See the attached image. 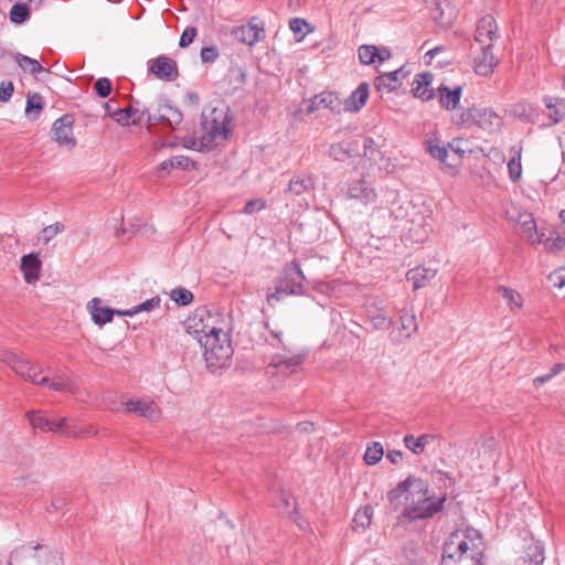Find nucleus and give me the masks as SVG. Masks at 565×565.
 <instances>
[{
    "mask_svg": "<svg viewBox=\"0 0 565 565\" xmlns=\"http://www.w3.org/2000/svg\"><path fill=\"white\" fill-rule=\"evenodd\" d=\"M483 552L479 531H457L444 544L441 565H484Z\"/></svg>",
    "mask_w": 565,
    "mask_h": 565,
    "instance_id": "nucleus-1",
    "label": "nucleus"
},
{
    "mask_svg": "<svg viewBox=\"0 0 565 565\" xmlns=\"http://www.w3.org/2000/svg\"><path fill=\"white\" fill-rule=\"evenodd\" d=\"M231 117L225 106L214 107L209 113L203 111L201 118L202 135L200 137L201 149H212L227 139Z\"/></svg>",
    "mask_w": 565,
    "mask_h": 565,
    "instance_id": "nucleus-2",
    "label": "nucleus"
},
{
    "mask_svg": "<svg viewBox=\"0 0 565 565\" xmlns=\"http://www.w3.org/2000/svg\"><path fill=\"white\" fill-rule=\"evenodd\" d=\"M199 342L204 348L206 366L212 372L224 367L233 355L230 335L222 328L211 327L206 338L204 340L199 338Z\"/></svg>",
    "mask_w": 565,
    "mask_h": 565,
    "instance_id": "nucleus-3",
    "label": "nucleus"
},
{
    "mask_svg": "<svg viewBox=\"0 0 565 565\" xmlns=\"http://www.w3.org/2000/svg\"><path fill=\"white\" fill-rule=\"evenodd\" d=\"M306 277L300 268L297 259L290 262L284 269L282 276L277 280L275 291L267 296L269 306H274L275 301H280L287 296H300L306 291Z\"/></svg>",
    "mask_w": 565,
    "mask_h": 565,
    "instance_id": "nucleus-4",
    "label": "nucleus"
},
{
    "mask_svg": "<svg viewBox=\"0 0 565 565\" xmlns=\"http://www.w3.org/2000/svg\"><path fill=\"white\" fill-rule=\"evenodd\" d=\"M9 565H63L61 553L46 545L20 546L11 553Z\"/></svg>",
    "mask_w": 565,
    "mask_h": 565,
    "instance_id": "nucleus-5",
    "label": "nucleus"
},
{
    "mask_svg": "<svg viewBox=\"0 0 565 565\" xmlns=\"http://www.w3.org/2000/svg\"><path fill=\"white\" fill-rule=\"evenodd\" d=\"M25 416L30 423V425L34 429H39L43 433L53 431L61 433L68 437H88L96 434L93 427L86 429H75L68 425V419L66 417H61L60 419H51L46 416L44 411H29L25 413Z\"/></svg>",
    "mask_w": 565,
    "mask_h": 565,
    "instance_id": "nucleus-6",
    "label": "nucleus"
},
{
    "mask_svg": "<svg viewBox=\"0 0 565 565\" xmlns=\"http://www.w3.org/2000/svg\"><path fill=\"white\" fill-rule=\"evenodd\" d=\"M445 501L446 494L437 498L434 493L409 501L406 503L399 516V522L403 520H407L408 522H417L420 520L433 519L436 514L444 510Z\"/></svg>",
    "mask_w": 565,
    "mask_h": 565,
    "instance_id": "nucleus-7",
    "label": "nucleus"
},
{
    "mask_svg": "<svg viewBox=\"0 0 565 565\" xmlns=\"http://www.w3.org/2000/svg\"><path fill=\"white\" fill-rule=\"evenodd\" d=\"M460 122H471L483 130L493 131L501 127L502 118L489 108L471 107L460 115Z\"/></svg>",
    "mask_w": 565,
    "mask_h": 565,
    "instance_id": "nucleus-8",
    "label": "nucleus"
},
{
    "mask_svg": "<svg viewBox=\"0 0 565 565\" xmlns=\"http://www.w3.org/2000/svg\"><path fill=\"white\" fill-rule=\"evenodd\" d=\"M365 316L373 330H386L393 324L385 301L376 296L366 301Z\"/></svg>",
    "mask_w": 565,
    "mask_h": 565,
    "instance_id": "nucleus-9",
    "label": "nucleus"
},
{
    "mask_svg": "<svg viewBox=\"0 0 565 565\" xmlns=\"http://www.w3.org/2000/svg\"><path fill=\"white\" fill-rule=\"evenodd\" d=\"M303 355L292 353L291 350H286L284 353L274 354L266 367V374H274V371L279 372L284 376L292 374L302 364Z\"/></svg>",
    "mask_w": 565,
    "mask_h": 565,
    "instance_id": "nucleus-10",
    "label": "nucleus"
},
{
    "mask_svg": "<svg viewBox=\"0 0 565 565\" xmlns=\"http://www.w3.org/2000/svg\"><path fill=\"white\" fill-rule=\"evenodd\" d=\"M212 322H214V317L210 310L203 307L196 309L195 312L185 320L184 326L188 333L204 340L211 327H214Z\"/></svg>",
    "mask_w": 565,
    "mask_h": 565,
    "instance_id": "nucleus-11",
    "label": "nucleus"
},
{
    "mask_svg": "<svg viewBox=\"0 0 565 565\" xmlns=\"http://www.w3.org/2000/svg\"><path fill=\"white\" fill-rule=\"evenodd\" d=\"M148 72L164 82H173L179 77L177 62L166 55L149 60Z\"/></svg>",
    "mask_w": 565,
    "mask_h": 565,
    "instance_id": "nucleus-12",
    "label": "nucleus"
},
{
    "mask_svg": "<svg viewBox=\"0 0 565 565\" xmlns=\"http://www.w3.org/2000/svg\"><path fill=\"white\" fill-rule=\"evenodd\" d=\"M74 118L72 115H63L52 126V138L61 146L74 148L76 140L73 136Z\"/></svg>",
    "mask_w": 565,
    "mask_h": 565,
    "instance_id": "nucleus-13",
    "label": "nucleus"
},
{
    "mask_svg": "<svg viewBox=\"0 0 565 565\" xmlns=\"http://www.w3.org/2000/svg\"><path fill=\"white\" fill-rule=\"evenodd\" d=\"M0 361L8 364L17 374L26 381L32 382V377L35 376L36 372L30 361L18 356L15 353L10 351H3L0 353Z\"/></svg>",
    "mask_w": 565,
    "mask_h": 565,
    "instance_id": "nucleus-14",
    "label": "nucleus"
},
{
    "mask_svg": "<svg viewBox=\"0 0 565 565\" xmlns=\"http://www.w3.org/2000/svg\"><path fill=\"white\" fill-rule=\"evenodd\" d=\"M307 114H311L321 108H328L332 111L339 113L341 110V100L337 94L332 92H323L315 95L307 102Z\"/></svg>",
    "mask_w": 565,
    "mask_h": 565,
    "instance_id": "nucleus-15",
    "label": "nucleus"
},
{
    "mask_svg": "<svg viewBox=\"0 0 565 565\" xmlns=\"http://www.w3.org/2000/svg\"><path fill=\"white\" fill-rule=\"evenodd\" d=\"M256 21L257 18H253L248 24L235 28L233 31L234 38L244 44L253 46L265 32L263 24H258Z\"/></svg>",
    "mask_w": 565,
    "mask_h": 565,
    "instance_id": "nucleus-16",
    "label": "nucleus"
},
{
    "mask_svg": "<svg viewBox=\"0 0 565 565\" xmlns=\"http://www.w3.org/2000/svg\"><path fill=\"white\" fill-rule=\"evenodd\" d=\"M497 33L498 25L495 19L487 14L478 21L475 40L481 45L491 44L492 41L497 39Z\"/></svg>",
    "mask_w": 565,
    "mask_h": 565,
    "instance_id": "nucleus-17",
    "label": "nucleus"
},
{
    "mask_svg": "<svg viewBox=\"0 0 565 565\" xmlns=\"http://www.w3.org/2000/svg\"><path fill=\"white\" fill-rule=\"evenodd\" d=\"M348 195L364 204L375 202L377 196L374 188L363 179L354 180L349 183Z\"/></svg>",
    "mask_w": 565,
    "mask_h": 565,
    "instance_id": "nucleus-18",
    "label": "nucleus"
},
{
    "mask_svg": "<svg viewBox=\"0 0 565 565\" xmlns=\"http://www.w3.org/2000/svg\"><path fill=\"white\" fill-rule=\"evenodd\" d=\"M125 406L126 412L137 413L139 416L150 420L159 417V408L151 399H129Z\"/></svg>",
    "mask_w": 565,
    "mask_h": 565,
    "instance_id": "nucleus-19",
    "label": "nucleus"
},
{
    "mask_svg": "<svg viewBox=\"0 0 565 565\" xmlns=\"http://www.w3.org/2000/svg\"><path fill=\"white\" fill-rule=\"evenodd\" d=\"M41 266L42 263L36 253H30L21 257L20 269L28 284H34L40 279Z\"/></svg>",
    "mask_w": 565,
    "mask_h": 565,
    "instance_id": "nucleus-20",
    "label": "nucleus"
},
{
    "mask_svg": "<svg viewBox=\"0 0 565 565\" xmlns=\"http://www.w3.org/2000/svg\"><path fill=\"white\" fill-rule=\"evenodd\" d=\"M404 482L406 484L405 503L434 493L428 481L422 478L409 476L404 480Z\"/></svg>",
    "mask_w": 565,
    "mask_h": 565,
    "instance_id": "nucleus-21",
    "label": "nucleus"
},
{
    "mask_svg": "<svg viewBox=\"0 0 565 565\" xmlns=\"http://www.w3.org/2000/svg\"><path fill=\"white\" fill-rule=\"evenodd\" d=\"M492 44L481 45V54L475 58V72L481 76H488L492 73L498 60L491 52Z\"/></svg>",
    "mask_w": 565,
    "mask_h": 565,
    "instance_id": "nucleus-22",
    "label": "nucleus"
},
{
    "mask_svg": "<svg viewBox=\"0 0 565 565\" xmlns=\"http://www.w3.org/2000/svg\"><path fill=\"white\" fill-rule=\"evenodd\" d=\"M315 189V179L311 175L297 174L294 175L285 190L288 196H300L303 193L311 192Z\"/></svg>",
    "mask_w": 565,
    "mask_h": 565,
    "instance_id": "nucleus-23",
    "label": "nucleus"
},
{
    "mask_svg": "<svg viewBox=\"0 0 565 565\" xmlns=\"http://www.w3.org/2000/svg\"><path fill=\"white\" fill-rule=\"evenodd\" d=\"M434 75L429 72L417 74L413 82V94L422 100H430L434 97V90L429 88Z\"/></svg>",
    "mask_w": 565,
    "mask_h": 565,
    "instance_id": "nucleus-24",
    "label": "nucleus"
},
{
    "mask_svg": "<svg viewBox=\"0 0 565 565\" xmlns=\"http://www.w3.org/2000/svg\"><path fill=\"white\" fill-rule=\"evenodd\" d=\"M159 107V119H161V124L166 125L170 129L174 130L183 119L182 113L168 104L166 100L158 103Z\"/></svg>",
    "mask_w": 565,
    "mask_h": 565,
    "instance_id": "nucleus-25",
    "label": "nucleus"
},
{
    "mask_svg": "<svg viewBox=\"0 0 565 565\" xmlns=\"http://www.w3.org/2000/svg\"><path fill=\"white\" fill-rule=\"evenodd\" d=\"M399 327H398V338L396 341L401 342L404 339H409L412 334H414L417 329L416 317L413 311H407L403 309L398 317Z\"/></svg>",
    "mask_w": 565,
    "mask_h": 565,
    "instance_id": "nucleus-26",
    "label": "nucleus"
},
{
    "mask_svg": "<svg viewBox=\"0 0 565 565\" xmlns=\"http://www.w3.org/2000/svg\"><path fill=\"white\" fill-rule=\"evenodd\" d=\"M369 87L366 82L361 83L345 100L344 109L351 113L359 111L369 98Z\"/></svg>",
    "mask_w": 565,
    "mask_h": 565,
    "instance_id": "nucleus-27",
    "label": "nucleus"
},
{
    "mask_svg": "<svg viewBox=\"0 0 565 565\" xmlns=\"http://www.w3.org/2000/svg\"><path fill=\"white\" fill-rule=\"evenodd\" d=\"M100 302L102 301L99 298H93L87 303V309L92 315V320L98 326H104L105 323L110 322L113 320L115 309L102 307Z\"/></svg>",
    "mask_w": 565,
    "mask_h": 565,
    "instance_id": "nucleus-28",
    "label": "nucleus"
},
{
    "mask_svg": "<svg viewBox=\"0 0 565 565\" xmlns=\"http://www.w3.org/2000/svg\"><path fill=\"white\" fill-rule=\"evenodd\" d=\"M437 274V269L416 267L407 271L406 278L413 284V288L419 289L425 287Z\"/></svg>",
    "mask_w": 565,
    "mask_h": 565,
    "instance_id": "nucleus-29",
    "label": "nucleus"
},
{
    "mask_svg": "<svg viewBox=\"0 0 565 565\" xmlns=\"http://www.w3.org/2000/svg\"><path fill=\"white\" fill-rule=\"evenodd\" d=\"M438 94H439V104L443 108L447 110L455 109L461 97V87L457 86L454 89H450L446 85H440L438 87Z\"/></svg>",
    "mask_w": 565,
    "mask_h": 565,
    "instance_id": "nucleus-30",
    "label": "nucleus"
},
{
    "mask_svg": "<svg viewBox=\"0 0 565 565\" xmlns=\"http://www.w3.org/2000/svg\"><path fill=\"white\" fill-rule=\"evenodd\" d=\"M435 436L430 434H423L419 437H415L414 435H405L403 443L404 446L411 450L414 455H422L425 452V449L428 445H430L435 440Z\"/></svg>",
    "mask_w": 565,
    "mask_h": 565,
    "instance_id": "nucleus-31",
    "label": "nucleus"
},
{
    "mask_svg": "<svg viewBox=\"0 0 565 565\" xmlns=\"http://www.w3.org/2000/svg\"><path fill=\"white\" fill-rule=\"evenodd\" d=\"M544 104L548 110V119L551 125H556L565 119V100L558 97L547 96Z\"/></svg>",
    "mask_w": 565,
    "mask_h": 565,
    "instance_id": "nucleus-32",
    "label": "nucleus"
},
{
    "mask_svg": "<svg viewBox=\"0 0 565 565\" xmlns=\"http://www.w3.org/2000/svg\"><path fill=\"white\" fill-rule=\"evenodd\" d=\"M193 161L185 156H175L168 160H164L160 167L158 168V177L166 178L170 170L173 168H180L183 170H188L190 167H193Z\"/></svg>",
    "mask_w": 565,
    "mask_h": 565,
    "instance_id": "nucleus-33",
    "label": "nucleus"
},
{
    "mask_svg": "<svg viewBox=\"0 0 565 565\" xmlns=\"http://www.w3.org/2000/svg\"><path fill=\"white\" fill-rule=\"evenodd\" d=\"M520 559L523 565H543L545 559L543 545L540 542H532Z\"/></svg>",
    "mask_w": 565,
    "mask_h": 565,
    "instance_id": "nucleus-34",
    "label": "nucleus"
},
{
    "mask_svg": "<svg viewBox=\"0 0 565 565\" xmlns=\"http://www.w3.org/2000/svg\"><path fill=\"white\" fill-rule=\"evenodd\" d=\"M401 70L382 74L375 78L374 85L377 90L387 88L390 92L396 90L401 86Z\"/></svg>",
    "mask_w": 565,
    "mask_h": 565,
    "instance_id": "nucleus-35",
    "label": "nucleus"
},
{
    "mask_svg": "<svg viewBox=\"0 0 565 565\" xmlns=\"http://www.w3.org/2000/svg\"><path fill=\"white\" fill-rule=\"evenodd\" d=\"M372 518L373 508L369 504L364 505L363 508L359 509L354 514V518L352 520L353 529L365 531L370 526Z\"/></svg>",
    "mask_w": 565,
    "mask_h": 565,
    "instance_id": "nucleus-36",
    "label": "nucleus"
},
{
    "mask_svg": "<svg viewBox=\"0 0 565 565\" xmlns=\"http://www.w3.org/2000/svg\"><path fill=\"white\" fill-rule=\"evenodd\" d=\"M353 150L352 143H332L329 149V156L335 161L344 162L351 158Z\"/></svg>",
    "mask_w": 565,
    "mask_h": 565,
    "instance_id": "nucleus-37",
    "label": "nucleus"
},
{
    "mask_svg": "<svg viewBox=\"0 0 565 565\" xmlns=\"http://www.w3.org/2000/svg\"><path fill=\"white\" fill-rule=\"evenodd\" d=\"M523 236L531 243H539L541 233L537 231L536 223L531 214L525 215V218L520 222Z\"/></svg>",
    "mask_w": 565,
    "mask_h": 565,
    "instance_id": "nucleus-38",
    "label": "nucleus"
},
{
    "mask_svg": "<svg viewBox=\"0 0 565 565\" xmlns=\"http://www.w3.org/2000/svg\"><path fill=\"white\" fill-rule=\"evenodd\" d=\"M14 60L22 70L29 71L34 76L44 71L39 61L31 58L22 53H17L14 55Z\"/></svg>",
    "mask_w": 565,
    "mask_h": 565,
    "instance_id": "nucleus-39",
    "label": "nucleus"
},
{
    "mask_svg": "<svg viewBox=\"0 0 565 565\" xmlns=\"http://www.w3.org/2000/svg\"><path fill=\"white\" fill-rule=\"evenodd\" d=\"M384 449L381 443L373 441L367 445L365 454H364V461L369 466L376 465L383 457Z\"/></svg>",
    "mask_w": 565,
    "mask_h": 565,
    "instance_id": "nucleus-40",
    "label": "nucleus"
},
{
    "mask_svg": "<svg viewBox=\"0 0 565 565\" xmlns=\"http://www.w3.org/2000/svg\"><path fill=\"white\" fill-rule=\"evenodd\" d=\"M497 290L507 300L511 309H520L522 307V296L518 291L504 286H499Z\"/></svg>",
    "mask_w": 565,
    "mask_h": 565,
    "instance_id": "nucleus-41",
    "label": "nucleus"
},
{
    "mask_svg": "<svg viewBox=\"0 0 565 565\" xmlns=\"http://www.w3.org/2000/svg\"><path fill=\"white\" fill-rule=\"evenodd\" d=\"M30 17V10L25 3H15L10 10V20L15 24L25 22Z\"/></svg>",
    "mask_w": 565,
    "mask_h": 565,
    "instance_id": "nucleus-42",
    "label": "nucleus"
},
{
    "mask_svg": "<svg viewBox=\"0 0 565 565\" xmlns=\"http://www.w3.org/2000/svg\"><path fill=\"white\" fill-rule=\"evenodd\" d=\"M539 243H543L548 252H558L565 247V238L561 237L558 234L556 236L552 234L545 238V234L541 232Z\"/></svg>",
    "mask_w": 565,
    "mask_h": 565,
    "instance_id": "nucleus-43",
    "label": "nucleus"
},
{
    "mask_svg": "<svg viewBox=\"0 0 565 565\" xmlns=\"http://www.w3.org/2000/svg\"><path fill=\"white\" fill-rule=\"evenodd\" d=\"M359 60L364 65H371L375 62L379 55V49L375 45L364 44L358 50Z\"/></svg>",
    "mask_w": 565,
    "mask_h": 565,
    "instance_id": "nucleus-44",
    "label": "nucleus"
},
{
    "mask_svg": "<svg viewBox=\"0 0 565 565\" xmlns=\"http://www.w3.org/2000/svg\"><path fill=\"white\" fill-rule=\"evenodd\" d=\"M65 226L61 222H55L52 225L45 226L39 236V241L43 244H49L57 234L64 232Z\"/></svg>",
    "mask_w": 565,
    "mask_h": 565,
    "instance_id": "nucleus-45",
    "label": "nucleus"
},
{
    "mask_svg": "<svg viewBox=\"0 0 565 565\" xmlns=\"http://www.w3.org/2000/svg\"><path fill=\"white\" fill-rule=\"evenodd\" d=\"M246 76V71L241 66H232L227 73V78L235 89L245 85Z\"/></svg>",
    "mask_w": 565,
    "mask_h": 565,
    "instance_id": "nucleus-46",
    "label": "nucleus"
},
{
    "mask_svg": "<svg viewBox=\"0 0 565 565\" xmlns=\"http://www.w3.org/2000/svg\"><path fill=\"white\" fill-rule=\"evenodd\" d=\"M139 100H132L128 106V115L129 119L131 121V125H140L146 116L148 114V108H140L139 107Z\"/></svg>",
    "mask_w": 565,
    "mask_h": 565,
    "instance_id": "nucleus-47",
    "label": "nucleus"
},
{
    "mask_svg": "<svg viewBox=\"0 0 565 565\" xmlns=\"http://www.w3.org/2000/svg\"><path fill=\"white\" fill-rule=\"evenodd\" d=\"M170 297L179 306H188L193 301L194 298L193 294L189 289L182 287L172 289Z\"/></svg>",
    "mask_w": 565,
    "mask_h": 565,
    "instance_id": "nucleus-48",
    "label": "nucleus"
},
{
    "mask_svg": "<svg viewBox=\"0 0 565 565\" xmlns=\"http://www.w3.org/2000/svg\"><path fill=\"white\" fill-rule=\"evenodd\" d=\"M431 18L441 26L449 25L451 22V15L446 17L445 10L441 8V0L435 1V7L430 9Z\"/></svg>",
    "mask_w": 565,
    "mask_h": 565,
    "instance_id": "nucleus-49",
    "label": "nucleus"
},
{
    "mask_svg": "<svg viewBox=\"0 0 565 565\" xmlns=\"http://www.w3.org/2000/svg\"><path fill=\"white\" fill-rule=\"evenodd\" d=\"M426 145H427V151L433 158H435L441 162H446V159L448 156V149L446 147H440L438 145H435L431 140H428L426 142Z\"/></svg>",
    "mask_w": 565,
    "mask_h": 565,
    "instance_id": "nucleus-50",
    "label": "nucleus"
},
{
    "mask_svg": "<svg viewBox=\"0 0 565 565\" xmlns=\"http://www.w3.org/2000/svg\"><path fill=\"white\" fill-rule=\"evenodd\" d=\"M111 87V82L106 77L98 78L94 84L96 94L102 98H106L110 95Z\"/></svg>",
    "mask_w": 565,
    "mask_h": 565,
    "instance_id": "nucleus-51",
    "label": "nucleus"
},
{
    "mask_svg": "<svg viewBox=\"0 0 565 565\" xmlns=\"http://www.w3.org/2000/svg\"><path fill=\"white\" fill-rule=\"evenodd\" d=\"M57 381H53L50 384V388L54 391H68L73 392L72 381L65 376L64 374H58L55 376Z\"/></svg>",
    "mask_w": 565,
    "mask_h": 565,
    "instance_id": "nucleus-52",
    "label": "nucleus"
},
{
    "mask_svg": "<svg viewBox=\"0 0 565 565\" xmlns=\"http://www.w3.org/2000/svg\"><path fill=\"white\" fill-rule=\"evenodd\" d=\"M160 302H161V299L160 297L156 296V297H152L135 307H132V312L134 315H137L139 312H143V311H151L156 308H158L160 306Z\"/></svg>",
    "mask_w": 565,
    "mask_h": 565,
    "instance_id": "nucleus-53",
    "label": "nucleus"
},
{
    "mask_svg": "<svg viewBox=\"0 0 565 565\" xmlns=\"http://www.w3.org/2000/svg\"><path fill=\"white\" fill-rule=\"evenodd\" d=\"M404 494L406 495V484L403 480L394 489L387 492V500L391 504H397L399 503L401 497Z\"/></svg>",
    "mask_w": 565,
    "mask_h": 565,
    "instance_id": "nucleus-54",
    "label": "nucleus"
},
{
    "mask_svg": "<svg viewBox=\"0 0 565 565\" xmlns=\"http://www.w3.org/2000/svg\"><path fill=\"white\" fill-rule=\"evenodd\" d=\"M200 56L203 63H214L220 56V51L215 45L205 46L201 50Z\"/></svg>",
    "mask_w": 565,
    "mask_h": 565,
    "instance_id": "nucleus-55",
    "label": "nucleus"
},
{
    "mask_svg": "<svg viewBox=\"0 0 565 565\" xmlns=\"http://www.w3.org/2000/svg\"><path fill=\"white\" fill-rule=\"evenodd\" d=\"M43 108V102L40 94L35 93L32 96H28L25 113L30 114L35 110L38 114Z\"/></svg>",
    "mask_w": 565,
    "mask_h": 565,
    "instance_id": "nucleus-56",
    "label": "nucleus"
},
{
    "mask_svg": "<svg viewBox=\"0 0 565 565\" xmlns=\"http://www.w3.org/2000/svg\"><path fill=\"white\" fill-rule=\"evenodd\" d=\"M198 34V30L194 26H188L181 34L179 45L182 49L188 47Z\"/></svg>",
    "mask_w": 565,
    "mask_h": 565,
    "instance_id": "nucleus-57",
    "label": "nucleus"
},
{
    "mask_svg": "<svg viewBox=\"0 0 565 565\" xmlns=\"http://www.w3.org/2000/svg\"><path fill=\"white\" fill-rule=\"evenodd\" d=\"M289 28L296 35L300 34L301 40L306 34L303 29L309 28V23L305 19L294 18L289 21Z\"/></svg>",
    "mask_w": 565,
    "mask_h": 565,
    "instance_id": "nucleus-58",
    "label": "nucleus"
},
{
    "mask_svg": "<svg viewBox=\"0 0 565 565\" xmlns=\"http://www.w3.org/2000/svg\"><path fill=\"white\" fill-rule=\"evenodd\" d=\"M111 118L121 126H129L131 121L129 119L127 107L114 109Z\"/></svg>",
    "mask_w": 565,
    "mask_h": 565,
    "instance_id": "nucleus-59",
    "label": "nucleus"
},
{
    "mask_svg": "<svg viewBox=\"0 0 565 565\" xmlns=\"http://www.w3.org/2000/svg\"><path fill=\"white\" fill-rule=\"evenodd\" d=\"M508 169H509L510 179L512 181H516L518 179H520L521 174H522V167H521L520 158L519 159L513 158L512 160H510L508 163Z\"/></svg>",
    "mask_w": 565,
    "mask_h": 565,
    "instance_id": "nucleus-60",
    "label": "nucleus"
},
{
    "mask_svg": "<svg viewBox=\"0 0 565 565\" xmlns=\"http://www.w3.org/2000/svg\"><path fill=\"white\" fill-rule=\"evenodd\" d=\"M564 365L562 363H558V364H555L552 372L544 375V376H537L533 380V384L535 387H539L541 386L542 384H544L545 382H547L548 380H551L554 375H556L557 373H559L562 370H564Z\"/></svg>",
    "mask_w": 565,
    "mask_h": 565,
    "instance_id": "nucleus-61",
    "label": "nucleus"
},
{
    "mask_svg": "<svg viewBox=\"0 0 565 565\" xmlns=\"http://www.w3.org/2000/svg\"><path fill=\"white\" fill-rule=\"evenodd\" d=\"M13 90L14 86L12 82H2L0 85V102H9L12 97Z\"/></svg>",
    "mask_w": 565,
    "mask_h": 565,
    "instance_id": "nucleus-62",
    "label": "nucleus"
},
{
    "mask_svg": "<svg viewBox=\"0 0 565 565\" xmlns=\"http://www.w3.org/2000/svg\"><path fill=\"white\" fill-rule=\"evenodd\" d=\"M264 206H265L264 202L259 199L249 200L245 204L243 212L245 214H253L257 211H260Z\"/></svg>",
    "mask_w": 565,
    "mask_h": 565,
    "instance_id": "nucleus-63",
    "label": "nucleus"
},
{
    "mask_svg": "<svg viewBox=\"0 0 565 565\" xmlns=\"http://www.w3.org/2000/svg\"><path fill=\"white\" fill-rule=\"evenodd\" d=\"M182 146L188 149L205 151L206 149L200 148V138H195L193 136H186L182 138Z\"/></svg>",
    "mask_w": 565,
    "mask_h": 565,
    "instance_id": "nucleus-64",
    "label": "nucleus"
}]
</instances>
